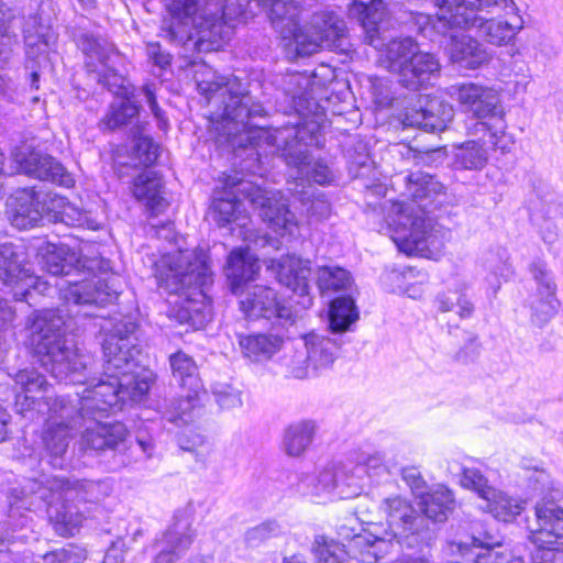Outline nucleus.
Instances as JSON below:
<instances>
[{
	"label": "nucleus",
	"instance_id": "nucleus-30",
	"mask_svg": "<svg viewBox=\"0 0 563 563\" xmlns=\"http://www.w3.org/2000/svg\"><path fill=\"white\" fill-rule=\"evenodd\" d=\"M162 187V179L155 172L144 170L134 179L133 195L150 211L157 214L167 207Z\"/></svg>",
	"mask_w": 563,
	"mask_h": 563
},
{
	"label": "nucleus",
	"instance_id": "nucleus-57",
	"mask_svg": "<svg viewBox=\"0 0 563 563\" xmlns=\"http://www.w3.org/2000/svg\"><path fill=\"white\" fill-rule=\"evenodd\" d=\"M336 487V477L332 470H323L314 478V494L317 496H324L330 494Z\"/></svg>",
	"mask_w": 563,
	"mask_h": 563
},
{
	"label": "nucleus",
	"instance_id": "nucleus-35",
	"mask_svg": "<svg viewBox=\"0 0 563 563\" xmlns=\"http://www.w3.org/2000/svg\"><path fill=\"white\" fill-rule=\"evenodd\" d=\"M164 418L177 427L194 422L201 415L199 390H189L186 396L172 399L164 410Z\"/></svg>",
	"mask_w": 563,
	"mask_h": 563
},
{
	"label": "nucleus",
	"instance_id": "nucleus-23",
	"mask_svg": "<svg viewBox=\"0 0 563 563\" xmlns=\"http://www.w3.org/2000/svg\"><path fill=\"white\" fill-rule=\"evenodd\" d=\"M311 269L309 262L294 255L283 257L277 263V278L285 287L302 297V305L310 306L312 298L309 296V277Z\"/></svg>",
	"mask_w": 563,
	"mask_h": 563
},
{
	"label": "nucleus",
	"instance_id": "nucleus-61",
	"mask_svg": "<svg viewBox=\"0 0 563 563\" xmlns=\"http://www.w3.org/2000/svg\"><path fill=\"white\" fill-rule=\"evenodd\" d=\"M401 475L402 479L410 486L413 493L422 492L426 486V482L416 467H405Z\"/></svg>",
	"mask_w": 563,
	"mask_h": 563
},
{
	"label": "nucleus",
	"instance_id": "nucleus-40",
	"mask_svg": "<svg viewBox=\"0 0 563 563\" xmlns=\"http://www.w3.org/2000/svg\"><path fill=\"white\" fill-rule=\"evenodd\" d=\"M488 498L485 499L484 507L496 519L509 522L521 514L525 509V501L511 498L507 494L497 489L488 490Z\"/></svg>",
	"mask_w": 563,
	"mask_h": 563
},
{
	"label": "nucleus",
	"instance_id": "nucleus-62",
	"mask_svg": "<svg viewBox=\"0 0 563 563\" xmlns=\"http://www.w3.org/2000/svg\"><path fill=\"white\" fill-rule=\"evenodd\" d=\"M15 37L11 35L4 23H0V59L5 62L10 58Z\"/></svg>",
	"mask_w": 563,
	"mask_h": 563
},
{
	"label": "nucleus",
	"instance_id": "nucleus-44",
	"mask_svg": "<svg viewBox=\"0 0 563 563\" xmlns=\"http://www.w3.org/2000/svg\"><path fill=\"white\" fill-rule=\"evenodd\" d=\"M358 313L351 297H338L332 300L330 307V328L333 332L347 330L351 323L356 321Z\"/></svg>",
	"mask_w": 563,
	"mask_h": 563
},
{
	"label": "nucleus",
	"instance_id": "nucleus-4",
	"mask_svg": "<svg viewBox=\"0 0 563 563\" xmlns=\"http://www.w3.org/2000/svg\"><path fill=\"white\" fill-rule=\"evenodd\" d=\"M267 10L274 31L279 35L288 59L307 57L321 49L346 51V25L332 11H317L300 26L301 8L294 0H257Z\"/></svg>",
	"mask_w": 563,
	"mask_h": 563
},
{
	"label": "nucleus",
	"instance_id": "nucleus-63",
	"mask_svg": "<svg viewBox=\"0 0 563 563\" xmlns=\"http://www.w3.org/2000/svg\"><path fill=\"white\" fill-rule=\"evenodd\" d=\"M363 463L369 476L378 475L380 472H385L387 470L384 464V457L380 453L368 455Z\"/></svg>",
	"mask_w": 563,
	"mask_h": 563
},
{
	"label": "nucleus",
	"instance_id": "nucleus-24",
	"mask_svg": "<svg viewBox=\"0 0 563 563\" xmlns=\"http://www.w3.org/2000/svg\"><path fill=\"white\" fill-rule=\"evenodd\" d=\"M196 537L197 532L191 522L187 519H177L161 540L159 562H178L189 550Z\"/></svg>",
	"mask_w": 563,
	"mask_h": 563
},
{
	"label": "nucleus",
	"instance_id": "nucleus-17",
	"mask_svg": "<svg viewBox=\"0 0 563 563\" xmlns=\"http://www.w3.org/2000/svg\"><path fill=\"white\" fill-rule=\"evenodd\" d=\"M536 527L529 540L537 547H563V507L553 500H541L534 507Z\"/></svg>",
	"mask_w": 563,
	"mask_h": 563
},
{
	"label": "nucleus",
	"instance_id": "nucleus-29",
	"mask_svg": "<svg viewBox=\"0 0 563 563\" xmlns=\"http://www.w3.org/2000/svg\"><path fill=\"white\" fill-rule=\"evenodd\" d=\"M418 48V43L409 36L391 40L380 49L378 63L388 71L397 74L399 79Z\"/></svg>",
	"mask_w": 563,
	"mask_h": 563
},
{
	"label": "nucleus",
	"instance_id": "nucleus-48",
	"mask_svg": "<svg viewBox=\"0 0 563 563\" xmlns=\"http://www.w3.org/2000/svg\"><path fill=\"white\" fill-rule=\"evenodd\" d=\"M530 273L532 278L537 285L536 291L533 295L537 296H548V297H558L556 296V284L554 282L553 275L550 269H548L547 264L542 261H536L530 264Z\"/></svg>",
	"mask_w": 563,
	"mask_h": 563
},
{
	"label": "nucleus",
	"instance_id": "nucleus-1",
	"mask_svg": "<svg viewBox=\"0 0 563 563\" xmlns=\"http://www.w3.org/2000/svg\"><path fill=\"white\" fill-rule=\"evenodd\" d=\"M119 278L92 275L81 280L70 279L59 286L64 303L56 309L34 311L27 319V342L41 365L58 380L87 384L91 357L82 353L66 335L71 319L93 317L95 307L117 300Z\"/></svg>",
	"mask_w": 563,
	"mask_h": 563
},
{
	"label": "nucleus",
	"instance_id": "nucleus-39",
	"mask_svg": "<svg viewBox=\"0 0 563 563\" xmlns=\"http://www.w3.org/2000/svg\"><path fill=\"white\" fill-rule=\"evenodd\" d=\"M52 203L56 208L53 214L55 221L63 222L68 227L86 228L89 230L99 229V223L91 218L90 213L74 203L63 198H56Z\"/></svg>",
	"mask_w": 563,
	"mask_h": 563
},
{
	"label": "nucleus",
	"instance_id": "nucleus-15",
	"mask_svg": "<svg viewBox=\"0 0 563 563\" xmlns=\"http://www.w3.org/2000/svg\"><path fill=\"white\" fill-rule=\"evenodd\" d=\"M452 106L437 97L419 95L416 101L407 107L401 114V122L407 128H419L426 131H443L453 120Z\"/></svg>",
	"mask_w": 563,
	"mask_h": 563
},
{
	"label": "nucleus",
	"instance_id": "nucleus-21",
	"mask_svg": "<svg viewBox=\"0 0 563 563\" xmlns=\"http://www.w3.org/2000/svg\"><path fill=\"white\" fill-rule=\"evenodd\" d=\"M15 159L23 174L63 186H69L73 183L64 166L49 155L40 152H31L27 155L19 153Z\"/></svg>",
	"mask_w": 563,
	"mask_h": 563
},
{
	"label": "nucleus",
	"instance_id": "nucleus-64",
	"mask_svg": "<svg viewBox=\"0 0 563 563\" xmlns=\"http://www.w3.org/2000/svg\"><path fill=\"white\" fill-rule=\"evenodd\" d=\"M309 212L311 216H314L318 219H324L330 216L331 207L327 200L317 198L311 202Z\"/></svg>",
	"mask_w": 563,
	"mask_h": 563
},
{
	"label": "nucleus",
	"instance_id": "nucleus-3",
	"mask_svg": "<svg viewBox=\"0 0 563 563\" xmlns=\"http://www.w3.org/2000/svg\"><path fill=\"white\" fill-rule=\"evenodd\" d=\"M137 323L132 317L118 320L102 343L104 375L82 391V409L86 412L106 411L119 402L141 401L154 383L152 372L136 371L140 350L134 336Z\"/></svg>",
	"mask_w": 563,
	"mask_h": 563
},
{
	"label": "nucleus",
	"instance_id": "nucleus-38",
	"mask_svg": "<svg viewBox=\"0 0 563 563\" xmlns=\"http://www.w3.org/2000/svg\"><path fill=\"white\" fill-rule=\"evenodd\" d=\"M139 114V106L129 97H118L109 106L107 113L99 122L102 131H114L129 125Z\"/></svg>",
	"mask_w": 563,
	"mask_h": 563
},
{
	"label": "nucleus",
	"instance_id": "nucleus-58",
	"mask_svg": "<svg viewBox=\"0 0 563 563\" xmlns=\"http://www.w3.org/2000/svg\"><path fill=\"white\" fill-rule=\"evenodd\" d=\"M537 548V551L531 555V563H563V551L549 547Z\"/></svg>",
	"mask_w": 563,
	"mask_h": 563
},
{
	"label": "nucleus",
	"instance_id": "nucleus-26",
	"mask_svg": "<svg viewBox=\"0 0 563 563\" xmlns=\"http://www.w3.org/2000/svg\"><path fill=\"white\" fill-rule=\"evenodd\" d=\"M484 137L481 140H471L453 148V167L459 170H481L488 162L489 146H497L501 135L495 139L496 144L490 143V133L483 132Z\"/></svg>",
	"mask_w": 563,
	"mask_h": 563
},
{
	"label": "nucleus",
	"instance_id": "nucleus-25",
	"mask_svg": "<svg viewBox=\"0 0 563 563\" xmlns=\"http://www.w3.org/2000/svg\"><path fill=\"white\" fill-rule=\"evenodd\" d=\"M51 496L47 504L53 506L59 500L80 499L95 501L100 498V490L103 486L101 482L93 481H69L62 477H54L48 481Z\"/></svg>",
	"mask_w": 563,
	"mask_h": 563
},
{
	"label": "nucleus",
	"instance_id": "nucleus-14",
	"mask_svg": "<svg viewBox=\"0 0 563 563\" xmlns=\"http://www.w3.org/2000/svg\"><path fill=\"white\" fill-rule=\"evenodd\" d=\"M238 296L240 297V308L247 318L275 320L280 325L292 321L291 309L284 305L276 290L271 287L250 286Z\"/></svg>",
	"mask_w": 563,
	"mask_h": 563
},
{
	"label": "nucleus",
	"instance_id": "nucleus-32",
	"mask_svg": "<svg viewBox=\"0 0 563 563\" xmlns=\"http://www.w3.org/2000/svg\"><path fill=\"white\" fill-rule=\"evenodd\" d=\"M19 254L12 244L0 245V280L8 286L22 285L29 287L32 276L22 265Z\"/></svg>",
	"mask_w": 563,
	"mask_h": 563
},
{
	"label": "nucleus",
	"instance_id": "nucleus-51",
	"mask_svg": "<svg viewBox=\"0 0 563 563\" xmlns=\"http://www.w3.org/2000/svg\"><path fill=\"white\" fill-rule=\"evenodd\" d=\"M461 483L464 487L475 490L484 500L488 498L487 492L495 489L487 484V479L476 468H465Z\"/></svg>",
	"mask_w": 563,
	"mask_h": 563
},
{
	"label": "nucleus",
	"instance_id": "nucleus-8",
	"mask_svg": "<svg viewBox=\"0 0 563 563\" xmlns=\"http://www.w3.org/2000/svg\"><path fill=\"white\" fill-rule=\"evenodd\" d=\"M435 4L438 12L430 21L431 26L440 34L445 35L453 27H473L478 30L488 43L501 46L508 44L522 27L520 18L518 24H514L473 15V10L468 11L466 0H435Z\"/></svg>",
	"mask_w": 563,
	"mask_h": 563
},
{
	"label": "nucleus",
	"instance_id": "nucleus-45",
	"mask_svg": "<svg viewBox=\"0 0 563 563\" xmlns=\"http://www.w3.org/2000/svg\"><path fill=\"white\" fill-rule=\"evenodd\" d=\"M314 563H345L347 552L340 542L325 536H317L312 543Z\"/></svg>",
	"mask_w": 563,
	"mask_h": 563
},
{
	"label": "nucleus",
	"instance_id": "nucleus-6",
	"mask_svg": "<svg viewBox=\"0 0 563 563\" xmlns=\"http://www.w3.org/2000/svg\"><path fill=\"white\" fill-rule=\"evenodd\" d=\"M14 382L21 387L15 397L16 411L31 419L34 413L53 412L49 423L43 433V442L54 467H63V456L67 452L70 429L76 426L71 417L73 407L64 398L52 399L47 395L48 384L43 375L35 369H22L14 376Z\"/></svg>",
	"mask_w": 563,
	"mask_h": 563
},
{
	"label": "nucleus",
	"instance_id": "nucleus-2",
	"mask_svg": "<svg viewBox=\"0 0 563 563\" xmlns=\"http://www.w3.org/2000/svg\"><path fill=\"white\" fill-rule=\"evenodd\" d=\"M194 78L208 103H213L221 110L213 113L220 119L217 130L233 148L255 146L264 139L285 152L288 165L297 166L301 174H306L314 183L328 185L334 179L332 169L323 161L310 163L301 148L294 150L296 142H289V139H297L298 132L295 129H279L272 133L252 122L253 119L263 118L265 109L236 77H223L207 65H200L195 70Z\"/></svg>",
	"mask_w": 563,
	"mask_h": 563
},
{
	"label": "nucleus",
	"instance_id": "nucleus-13",
	"mask_svg": "<svg viewBox=\"0 0 563 563\" xmlns=\"http://www.w3.org/2000/svg\"><path fill=\"white\" fill-rule=\"evenodd\" d=\"M124 402H119L118 406L98 412H86L82 407V394L79 399V417L89 422L86 426L81 435V448L84 450H91L102 452L106 450H115L119 444L123 443L126 438V428L121 422H102L101 419L107 417L110 412L121 410Z\"/></svg>",
	"mask_w": 563,
	"mask_h": 563
},
{
	"label": "nucleus",
	"instance_id": "nucleus-59",
	"mask_svg": "<svg viewBox=\"0 0 563 563\" xmlns=\"http://www.w3.org/2000/svg\"><path fill=\"white\" fill-rule=\"evenodd\" d=\"M481 344L478 339L472 338L455 355V358L462 363H468L478 357Z\"/></svg>",
	"mask_w": 563,
	"mask_h": 563
},
{
	"label": "nucleus",
	"instance_id": "nucleus-41",
	"mask_svg": "<svg viewBox=\"0 0 563 563\" xmlns=\"http://www.w3.org/2000/svg\"><path fill=\"white\" fill-rule=\"evenodd\" d=\"M169 364L173 377L180 386L188 387L189 390L200 389L198 367L190 355L178 351L169 356Z\"/></svg>",
	"mask_w": 563,
	"mask_h": 563
},
{
	"label": "nucleus",
	"instance_id": "nucleus-11",
	"mask_svg": "<svg viewBox=\"0 0 563 563\" xmlns=\"http://www.w3.org/2000/svg\"><path fill=\"white\" fill-rule=\"evenodd\" d=\"M158 277L170 292L200 289L212 283L208 255L202 250H178L164 255L157 265Z\"/></svg>",
	"mask_w": 563,
	"mask_h": 563
},
{
	"label": "nucleus",
	"instance_id": "nucleus-31",
	"mask_svg": "<svg viewBox=\"0 0 563 563\" xmlns=\"http://www.w3.org/2000/svg\"><path fill=\"white\" fill-rule=\"evenodd\" d=\"M239 344L245 357L264 362L280 351L284 339L278 334L256 333L240 336Z\"/></svg>",
	"mask_w": 563,
	"mask_h": 563
},
{
	"label": "nucleus",
	"instance_id": "nucleus-52",
	"mask_svg": "<svg viewBox=\"0 0 563 563\" xmlns=\"http://www.w3.org/2000/svg\"><path fill=\"white\" fill-rule=\"evenodd\" d=\"M133 150L140 164L145 166L152 165L158 157V145L148 136H140Z\"/></svg>",
	"mask_w": 563,
	"mask_h": 563
},
{
	"label": "nucleus",
	"instance_id": "nucleus-50",
	"mask_svg": "<svg viewBox=\"0 0 563 563\" xmlns=\"http://www.w3.org/2000/svg\"><path fill=\"white\" fill-rule=\"evenodd\" d=\"M285 366L295 378L302 379L308 377L311 364L306 347L301 351H295L292 355L286 356Z\"/></svg>",
	"mask_w": 563,
	"mask_h": 563
},
{
	"label": "nucleus",
	"instance_id": "nucleus-18",
	"mask_svg": "<svg viewBox=\"0 0 563 563\" xmlns=\"http://www.w3.org/2000/svg\"><path fill=\"white\" fill-rule=\"evenodd\" d=\"M382 510L386 515L389 529L396 537L420 534L430 529L427 518L400 496L384 499Z\"/></svg>",
	"mask_w": 563,
	"mask_h": 563
},
{
	"label": "nucleus",
	"instance_id": "nucleus-16",
	"mask_svg": "<svg viewBox=\"0 0 563 563\" xmlns=\"http://www.w3.org/2000/svg\"><path fill=\"white\" fill-rule=\"evenodd\" d=\"M434 16H426L427 22L423 27L424 32L433 33L431 35L432 41H438L441 37L449 36L451 40L449 52L451 60L459 66L466 69H477L489 63L492 59L490 53L487 48L479 43L476 38L466 35V34H457L456 30L459 27H453L448 34H440L431 26L430 19H434Z\"/></svg>",
	"mask_w": 563,
	"mask_h": 563
},
{
	"label": "nucleus",
	"instance_id": "nucleus-49",
	"mask_svg": "<svg viewBox=\"0 0 563 563\" xmlns=\"http://www.w3.org/2000/svg\"><path fill=\"white\" fill-rule=\"evenodd\" d=\"M280 526L276 521H266L249 529L245 533V541L250 547H256L260 543L279 536Z\"/></svg>",
	"mask_w": 563,
	"mask_h": 563
},
{
	"label": "nucleus",
	"instance_id": "nucleus-12",
	"mask_svg": "<svg viewBox=\"0 0 563 563\" xmlns=\"http://www.w3.org/2000/svg\"><path fill=\"white\" fill-rule=\"evenodd\" d=\"M79 47L86 55L85 64L91 78L119 95L123 88L124 78L109 66V62L115 53L113 44L102 37L84 33L79 37Z\"/></svg>",
	"mask_w": 563,
	"mask_h": 563
},
{
	"label": "nucleus",
	"instance_id": "nucleus-34",
	"mask_svg": "<svg viewBox=\"0 0 563 563\" xmlns=\"http://www.w3.org/2000/svg\"><path fill=\"white\" fill-rule=\"evenodd\" d=\"M303 346L307 350L311 369L314 372L329 368L339 351L334 340L313 332L303 336Z\"/></svg>",
	"mask_w": 563,
	"mask_h": 563
},
{
	"label": "nucleus",
	"instance_id": "nucleus-37",
	"mask_svg": "<svg viewBox=\"0 0 563 563\" xmlns=\"http://www.w3.org/2000/svg\"><path fill=\"white\" fill-rule=\"evenodd\" d=\"M43 269L53 276H71L87 266L79 256L67 247L60 246L43 256Z\"/></svg>",
	"mask_w": 563,
	"mask_h": 563
},
{
	"label": "nucleus",
	"instance_id": "nucleus-27",
	"mask_svg": "<svg viewBox=\"0 0 563 563\" xmlns=\"http://www.w3.org/2000/svg\"><path fill=\"white\" fill-rule=\"evenodd\" d=\"M440 69L441 65L438 58L431 53L422 52L419 47L401 74L399 82L410 90H418L431 77L438 75Z\"/></svg>",
	"mask_w": 563,
	"mask_h": 563
},
{
	"label": "nucleus",
	"instance_id": "nucleus-20",
	"mask_svg": "<svg viewBox=\"0 0 563 563\" xmlns=\"http://www.w3.org/2000/svg\"><path fill=\"white\" fill-rule=\"evenodd\" d=\"M44 206L40 195L32 188L15 191L7 201V214L18 229L35 227L43 218Z\"/></svg>",
	"mask_w": 563,
	"mask_h": 563
},
{
	"label": "nucleus",
	"instance_id": "nucleus-5",
	"mask_svg": "<svg viewBox=\"0 0 563 563\" xmlns=\"http://www.w3.org/2000/svg\"><path fill=\"white\" fill-rule=\"evenodd\" d=\"M406 195L412 202H393L388 210L387 222L394 228L393 241L405 254H422L435 245L437 235L430 220L426 218L429 203L423 201L444 191V186L431 175L422 172L406 177Z\"/></svg>",
	"mask_w": 563,
	"mask_h": 563
},
{
	"label": "nucleus",
	"instance_id": "nucleus-56",
	"mask_svg": "<svg viewBox=\"0 0 563 563\" xmlns=\"http://www.w3.org/2000/svg\"><path fill=\"white\" fill-rule=\"evenodd\" d=\"M82 556L73 548H62L43 555L44 563H80Z\"/></svg>",
	"mask_w": 563,
	"mask_h": 563
},
{
	"label": "nucleus",
	"instance_id": "nucleus-43",
	"mask_svg": "<svg viewBox=\"0 0 563 563\" xmlns=\"http://www.w3.org/2000/svg\"><path fill=\"white\" fill-rule=\"evenodd\" d=\"M316 277L321 294L346 290L352 285L351 274L339 266H319Z\"/></svg>",
	"mask_w": 563,
	"mask_h": 563
},
{
	"label": "nucleus",
	"instance_id": "nucleus-9",
	"mask_svg": "<svg viewBox=\"0 0 563 563\" xmlns=\"http://www.w3.org/2000/svg\"><path fill=\"white\" fill-rule=\"evenodd\" d=\"M212 4L210 0H166L170 18L163 21L161 35L170 43L188 45L194 41V31H197L198 38L194 46L201 49L209 42L207 49H213L209 38Z\"/></svg>",
	"mask_w": 563,
	"mask_h": 563
},
{
	"label": "nucleus",
	"instance_id": "nucleus-60",
	"mask_svg": "<svg viewBox=\"0 0 563 563\" xmlns=\"http://www.w3.org/2000/svg\"><path fill=\"white\" fill-rule=\"evenodd\" d=\"M146 53L150 59L161 68H165L170 64V55L162 51L161 44L157 42L148 43L146 46Z\"/></svg>",
	"mask_w": 563,
	"mask_h": 563
},
{
	"label": "nucleus",
	"instance_id": "nucleus-55",
	"mask_svg": "<svg viewBox=\"0 0 563 563\" xmlns=\"http://www.w3.org/2000/svg\"><path fill=\"white\" fill-rule=\"evenodd\" d=\"M218 405L222 409H233L241 406V394L231 386H221L213 391Z\"/></svg>",
	"mask_w": 563,
	"mask_h": 563
},
{
	"label": "nucleus",
	"instance_id": "nucleus-53",
	"mask_svg": "<svg viewBox=\"0 0 563 563\" xmlns=\"http://www.w3.org/2000/svg\"><path fill=\"white\" fill-rule=\"evenodd\" d=\"M177 442L181 450L196 453L197 460L205 462L206 454L199 451L205 443V439L200 433L194 429H188L178 434Z\"/></svg>",
	"mask_w": 563,
	"mask_h": 563
},
{
	"label": "nucleus",
	"instance_id": "nucleus-54",
	"mask_svg": "<svg viewBox=\"0 0 563 563\" xmlns=\"http://www.w3.org/2000/svg\"><path fill=\"white\" fill-rule=\"evenodd\" d=\"M468 11L473 10V15H477L476 11L486 10L487 12H494V10H504L516 13L518 11L514 0H475L474 2H467Z\"/></svg>",
	"mask_w": 563,
	"mask_h": 563
},
{
	"label": "nucleus",
	"instance_id": "nucleus-10",
	"mask_svg": "<svg viewBox=\"0 0 563 563\" xmlns=\"http://www.w3.org/2000/svg\"><path fill=\"white\" fill-rule=\"evenodd\" d=\"M448 93L464 112L481 120L474 125L475 132H489L490 143L496 144L495 139L504 135L506 130L505 110L498 91L478 84L464 82L452 85Z\"/></svg>",
	"mask_w": 563,
	"mask_h": 563
},
{
	"label": "nucleus",
	"instance_id": "nucleus-47",
	"mask_svg": "<svg viewBox=\"0 0 563 563\" xmlns=\"http://www.w3.org/2000/svg\"><path fill=\"white\" fill-rule=\"evenodd\" d=\"M397 152L402 159L411 162L415 166H431L443 161L441 148L419 150L408 144H400Z\"/></svg>",
	"mask_w": 563,
	"mask_h": 563
},
{
	"label": "nucleus",
	"instance_id": "nucleus-19",
	"mask_svg": "<svg viewBox=\"0 0 563 563\" xmlns=\"http://www.w3.org/2000/svg\"><path fill=\"white\" fill-rule=\"evenodd\" d=\"M500 545V541L488 532L483 538L472 537V545L450 541L443 549L445 563H500L498 553L494 551Z\"/></svg>",
	"mask_w": 563,
	"mask_h": 563
},
{
	"label": "nucleus",
	"instance_id": "nucleus-33",
	"mask_svg": "<svg viewBox=\"0 0 563 563\" xmlns=\"http://www.w3.org/2000/svg\"><path fill=\"white\" fill-rule=\"evenodd\" d=\"M317 426L311 420H301L289 424L283 435L282 449L291 457L301 456L311 445Z\"/></svg>",
	"mask_w": 563,
	"mask_h": 563
},
{
	"label": "nucleus",
	"instance_id": "nucleus-28",
	"mask_svg": "<svg viewBox=\"0 0 563 563\" xmlns=\"http://www.w3.org/2000/svg\"><path fill=\"white\" fill-rule=\"evenodd\" d=\"M352 11L360 14L362 26L365 31V41L368 45L379 48L383 45L380 25L386 15L382 0H354Z\"/></svg>",
	"mask_w": 563,
	"mask_h": 563
},
{
	"label": "nucleus",
	"instance_id": "nucleus-7",
	"mask_svg": "<svg viewBox=\"0 0 563 563\" xmlns=\"http://www.w3.org/2000/svg\"><path fill=\"white\" fill-rule=\"evenodd\" d=\"M236 194H241L252 206L261 210L260 216L268 222L275 231L294 233L297 228L295 214L290 212L279 192H271L250 181H239L235 191L224 192L222 197L212 202L211 214L220 227L231 222L241 221L245 225L246 217L243 214V206Z\"/></svg>",
	"mask_w": 563,
	"mask_h": 563
},
{
	"label": "nucleus",
	"instance_id": "nucleus-42",
	"mask_svg": "<svg viewBox=\"0 0 563 563\" xmlns=\"http://www.w3.org/2000/svg\"><path fill=\"white\" fill-rule=\"evenodd\" d=\"M434 305L439 312H453L461 320L471 318L475 310L472 300L459 290H448L439 294L434 299Z\"/></svg>",
	"mask_w": 563,
	"mask_h": 563
},
{
	"label": "nucleus",
	"instance_id": "nucleus-36",
	"mask_svg": "<svg viewBox=\"0 0 563 563\" xmlns=\"http://www.w3.org/2000/svg\"><path fill=\"white\" fill-rule=\"evenodd\" d=\"M420 512L427 518L428 525L432 522H443L452 514L455 507V499L450 489L440 487L421 497L419 504Z\"/></svg>",
	"mask_w": 563,
	"mask_h": 563
},
{
	"label": "nucleus",
	"instance_id": "nucleus-46",
	"mask_svg": "<svg viewBox=\"0 0 563 563\" xmlns=\"http://www.w3.org/2000/svg\"><path fill=\"white\" fill-rule=\"evenodd\" d=\"M530 321L536 327H544L559 311L558 297L532 295L529 299Z\"/></svg>",
	"mask_w": 563,
	"mask_h": 563
},
{
	"label": "nucleus",
	"instance_id": "nucleus-22",
	"mask_svg": "<svg viewBox=\"0 0 563 563\" xmlns=\"http://www.w3.org/2000/svg\"><path fill=\"white\" fill-rule=\"evenodd\" d=\"M260 271L258 260L247 247H238L230 252L224 266V275L231 291L235 295L250 287Z\"/></svg>",
	"mask_w": 563,
	"mask_h": 563
}]
</instances>
